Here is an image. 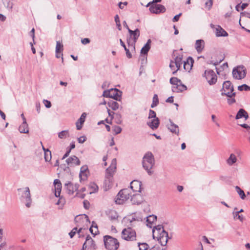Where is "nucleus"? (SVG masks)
<instances>
[{
    "mask_svg": "<svg viewBox=\"0 0 250 250\" xmlns=\"http://www.w3.org/2000/svg\"><path fill=\"white\" fill-rule=\"evenodd\" d=\"M234 219H237L241 222H243L244 220V216L242 215H240L239 212L234 211L232 212Z\"/></svg>",
    "mask_w": 250,
    "mask_h": 250,
    "instance_id": "nucleus-41",
    "label": "nucleus"
},
{
    "mask_svg": "<svg viewBox=\"0 0 250 250\" xmlns=\"http://www.w3.org/2000/svg\"><path fill=\"white\" fill-rule=\"evenodd\" d=\"M176 63H174V61H171L170 63L169 64V67L171 68V70L173 71V73L174 74L179 69L180 67L175 65Z\"/></svg>",
    "mask_w": 250,
    "mask_h": 250,
    "instance_id": "nucleus-37",
    "label": "nucleus"
},
{
    "mask_svg": "<svg viewBox=\"0 0 250 250\" xmlns=\"http://www.w3.org/2000/svg\"><path fill=\"white\" fill-rule=\"evenodd\" d=\"M66 187L67 193L69 194H73L75 191L78 189V186L76 184H73L71 183H68L65 184Z\"/></svg>",
    "mask_w": 250,
    "mask_h": 250,
    "instance_id": "nucleus-21",
    "label": "nucleus"
},
{
    "mask_svg": "<svg viewBox=\"0 0 250 250\" xmlns=\"http://www.w3.org/2000/svg\"><path fill=\"white\" fill-rule=\"evenodd\" d=\"M174 63H176V65L181 67L182 64L184 62H182V55L181 54H178L176 56V54H174Z\"/></svg>",
    "mask_w": 250,
    "mask_h": 250,
    "instance_id": "nucleus-33",
    "label": "nucleus"
},
{
    "mask_svg": "<svg viewBox=\"0 0 250 250\" xmlns=\"http://www.w3.org/2000/svg\"><path fill=\"white\" fill-rule=\"evenodd\" d=\"M122 128L119 126H114L113 127V131L114 132L115 135L119 134L122 131Z\"/></svg>",
    "mask_w": 250,
    "mask_h": 250,
    "instance_id": "nucleus-49",
    "label": "nucleus"
},
{
    "mask_svg": "<svg viewBox=\"0 0 250 250\" xmlns=\"http://www.w3.org/2000/svg\"><path fill=\"white\" fill-rule=\"evenodd\" d=\"M154 164L155 160L152 153L150 152H147L143 157V166L149 174L152 173L151 169L154 166Z\"/></svg>",
    "mask_w": 250,
    "mask_h": 250,
    "instance_id": "nucleus-2",
    "label": "nucleus"
},
{
    "mask_svg": "<svg viewBox=\"0 0 250 250\" xmlns=\"http://www.w3.org/2000/svg\"><path fill=\"white\" fill-rule=\"evenodd\" d=\"M88 170L87 166H83L81 168V170L79 174L80 178L81 180H85L87 178L86 172Z\"/></svg>",
    "mask_w": 250,
    "mask_h": 250,
    "instance_id": "nucleus-30",
    "label": "nucleus"
},
{
    "mask_svg": "<svg viewBox=\"0 0 250 250\" xmlns=\"http://www.w3.org/2000/svg\"><path fill=\"white\" fill-rule=\"evenodd\" d=\"M95 245L90 236H87L83 246V250H94Z\"/></svg>",
    "mask_w": 250,
    "mask_h": 250,
    "instance_id": "nucleus-14",
    "label": "nucleus"
},
{
    "mask_svg": "<svg viewBox=\"0 0 250 250\" xmlns=\"http://www.w3.org/2000/svg\"><path fill=\"white\" fill-rule=\"evenodd\" d=\"M65 204V199L62 196H61V197L60 196V198L59 199L58 201L56 203V204L59 206V208L62 209Z\"/></svg>",
    "mask_w": 250,
    "mask_h": 250,
    "instance_id": "nucleus-36",
    "label": "nucleus"
},
{
    "mask_svg": "<svg viewBox=\"0 0 250 250\" xmlns=\"http://www.w3.org/2000/svg\"><path fill=\"white\" fill-rule=\"evenodd\" d=\"M66 162L70 167L80 165V161L78 158L75 155L71 156L66 159Z\"/></svg>",
    "mask_w": 250,
    "mask_h": 250,
    "instance_id": "nucleus-17",
    "label": "nucleus"
},
{
    "mask_svg": "<svg viewBox=\"0 0 250 250\" xmlns=\"http://www.w3.org/2000/svg\"><path fill=\"white\" fill-rule=\"evenodd\" d=\"M153 238H156L162 246H166L169 239L168 233L165 230L163 227L158 225L153 228L152 230Z\"/></svg>",
    "mask_w": 250,
    "mask_h": 250,
    "instance_id": "nucleus-1",
    "label": "nucleus"
},
{
    "mask_svg": "<svg viewBox=\"0 0 250 250\" xmlns=\"http://www.w3.org/2000/svg\"><path fill=\"white\" fill-rule=\"evenodd\" d=\"M244 66H239L233 69L232 75L234 78L240 80L246 76V71Z\"/></svg>",
    "mask_w": 250,
    "mask_h": 250,
    "instance_id": "nucleus-10",
    "label": "nucleus"
},
{
    "mask_svg": "<svg viewBox=\"0 0 250 250\" xmlns=\"http://www.w3.org/2000/svg\"><path fill=\"white\" fill-rule=\"evenodd\" d=\"M205 4L206 6L208 7V9H209L212 5V1L211 0H208Z\"/></svg>",
    "mask_w": 250,
    "mask_h": 250,
    "instance_id": "nucleus-59",
    "label": "nucleus"
},
{
    "mask_svg": "<svg viewBox=\"0 0 250 250\" xmlns=\"http://www.w3.org/2000/svg\"><path fill=\"white\" fill-rule=\"evenodd\" d=\"M151 41L150 39L147 40L146 44L143 46L141 50V53L142 54H147V52L150 48V43Z\"/></svg>",
    "mask_w": 250,
    "mask_h": 250,
    "instance_id": "nucleus-32",
    "label": "nucleus"
},
{
    "mask_svg": "<svg viewBox=\"0 0 250 250\" xmlns=\"http://www.w3.org/2000/svg\"><path fill=\"white\" fill-rule=\"evenodd\" d=\"M157 118L156 117V113H155V112L154 111L150 109L149 110L148 119L150 120V119H154V118Z\"/></svg>",
    "mask_w": 250,
    "mask_h": 250,
    "instance_id": "nucleus-54",
    "label": "nucleus"
},
{
    "mask_svg": "<svg viewBox=\"0 0 250 250\" xmlns=\"http://www.w3.org/2000/svg\"><path fill=\"white\" fill-rule=\"evenodd\" d=\"M130 189L125 188L120 191L118 193L116 202L119 204H123L125 201L131 197Z\"/></svg>",
    "mask_w": 250,
    "mask_h": 250,
    "instance_id": "nucleus-7",
    "label": "nucleus"
},
{
    "mask_svg": "<svg viewBox=\"0 0 250 250\" xmlns=\"http://www.w3.org/2000/svg\"><path fill=\"white\" fill-rule=\"evenodd\" d=\"M245 118V120H247L249 118V115L247 112L243 109H240L237 112L235 119H239L242 118Z\"/></svg>",
    "mask_w": 250,
    "mask_h": 250,
    "instance_id": "nucleus-29",
    "label": "nucleus"
},
{
    "mask_svg": "<svg viewBox=\"0 0 250 250\" xmlns=\"http://www.w3.org/2000/svg\"><path fill=\"white\" fill-rule=\"evenodd\" d=\"M122 92L116 89L111 88L109 90H104L103 96L106 98H111L115 100L120 101Z\"/></svg>",
    "mask_w": 250,
    "mask_h": 250,
    "instance_id": "nucleus-6",
    "label": "nucleus"
},
{
    "mask_svg": "<svg viewBox=\"0 0 250 250\" xmlns=\"http://www.w3.org/2000/svg\"><path fill=\"white\" fill-rule=\"evenodd\" d=\"M76 125L77 130H80L82 128L83 125L81 124L79 122H76Z\"/></svg>",
    "mask_w": 250,
    "mask_h": 250,
    "instance_id": "nucleus-62",
    "label": "nucleus"
},
{
    "mask_svg": "<svg viewBox=\"0 0 250 250\" xmlns=\"http://www.w3.org/2000/svg\"><path fill=\"white\" fill-rule=\"evenodd\" d=\"M141 182L137 181L134 180L130 183V190L131 189L133 192H140L141 190Z\"/></svg>",
    "mask_w": 250,
    "mask_h": 250,
    "instance_id": "nucleus-18",
    "label": "nucleus"
},
{
    "mask_svg": "<svg viewBox=\"0 0 250 250\" xmlns=\"http://www.w3.org/2000/svg\"><path fill=\"white\" fill-rule=\"evenodd\" d=\"M55 188V195L56 197H60L62 190V184L59 179H55L54 181Z\"/></svg>",
    "mask_w": 250,
    "mask_h": 250,
    "instance_id": "nucleus-19",
    "label": "nucleus"
},
{
    "mask_svg": "<svg viewBox=\"0 0 250 250\" xmlns=\"http://www.w3.org/2000/svg\"><path fill=\"white\" fill-rule=\"evenodd\" d=\"M159 124V120L158 118L150 119L147 123V125L153 130L158 127Z\"/></svg>",
    "mask_w": 250,
    "mask_h": 250,
    "instance_id": "nucleus-23",
    "label": "nucleus"
},
{
    "mask_svg": "<svg viewBox=\"0 0 250 250\" xmlns=\"http://www.w3.org/2000/svg\"><path fill=\"white\" fill-rule=\"evenodd\" d=\"M237 161L236 156L234 153H231L229 157L227 159L226 163L229 166L234 165Z\"/></svg>",
    "mask_w": 250,
    "mask_h": 250,
    "instance_id": "nucleus-27",
    "label": "nucleus"
},
{
    "mask_svg": "<svg viewBox=\"0 0 250 250\" xmlns=\"http://www.w3.org/2000/svg\"><path fill=\"white\" fill-rule=\"evenodd\" d=\"M131 201L133 204L139 205L143 202V197L139 193L133 194L131 196Z\"/></svg>",
    "mask_w": 250,
    "mask_h": 250,
    "instance_id": "nucleus-22",
    "label": "nucleus"
},
{
    "mask_svg": "<svg viewBox=\"0 0 250 250\" xmlns=\"http://www.w3.org/2000/svg\"><path fill=\"white\" fill-rule=\"evenodd\" d=\"M44 153L45 161L46 162H50L52 158L51 151L48 149L47 148L46 150Z\"/></svg>",
    "mask_w": 250,
    "mask_h": 250,
    "instance_id": "nucleus-39",
    "label": "nucleus"
},
{
    "mask_svg": "<svg viewBox=\"0 0 250 250\" xmlns=\"http://www.w3.org/2000/svg\"><path fill=\"white\" fill-rule=\"evenodd\" d=\"M181 14H182L181 13H180V14H179L178 15H175L174 17V18H173L172 21L173 22L177 21L179 20V18H180V16L181 15Z\"/></svg>",
    "mask_w": 250,
    "mask_h": 250,
    "instance_id": "nucleus-61",
    "label": "nucleus"
},
{
    "mask_svg": "<svg viewBox=\"0 0 250 250\" xmlns=\"http://www.w3.org/2000/svg\"><path fill=\"white\" fill-rule=\"evenodd\" d=\"M149 250H160V248L159 246H155Z\"/></svg>",
    "mask_w": 250,
    "mask_h": 250,
    "instance_id": "nucleus-64",
    "label": "nucleus"
},
{
    "mask_svg": "<svg viewBox=\"0 0 250 250\" xmlns=\"http://www.w3.org/2000/svg\"><path fill=\"white\" fill-rule=\"evenodd\" d=\"M138 246L139 250H147L149 249V246L146 243H138Z\"/></svg>",
    "mask_w": 250,
    "mask_h": 250,
    "instance_id": "nucleus-42",
    "label": "nucleus"
},
{
    "mask_svg": "<svg viewBox=\"0 0 250 250\" xmlns=\"http://www.w3.org/2000/svg\"><path fill=\"white\" fill-rule=\"evenodd\" d=\"M236 190L237 192L241 198L243 200L245 199L246 195L244 192V191L241 189V188L238 186H236L235 187Z\"/></svg>",
    "mask_w": 250,
    "mask_h": 250,
    "instance_id": "nucleus-40",
    "label": "nucleus"
},
{
    "mask_svg": "<svg viewBox=\"0 0 250 250\" xmlns=\"http://www.w3.org/2000/svg\"><path fill=\"white\" fill-rule=\"evenodd\" d=\"M149 9L151 13L156 14L164 13L166 11V8L164 5L158 4H152Z\"/></svg>",
    "mask_w": 250,
    "mask_h": 250,
    "instance_id": "nucleus-13",
    "label": "nucleus"
},
{
    "mask_svg": "<svg viewBox=\"0 0 250 250\" xmlns=\"http://www.w3.org/2000/svg\"><path fill=\"white\" fill-rule=\"evenodd\" d=\"M128 220L130 223H133L135 221H142L143 220V218L140 217H135V216H132L130 218L128 219Z\"/></svg>",
    "mask_w": 250,
    "mask_h": 250,
    "instance_id": "nucleus-47",
    "label": "nucleus"
},
{
    "mask_svg": "<svg viewBox=\"0 0 250 250\" xmlns=\"http://www.w3.org/2000/svg\"><path fill=\"white\" fill-rule=\"evenodd\" d=\"M63 50V45L60 43L59 42H57L56 46V57L57 58H59L62 57V60H63L62 58V51Z\"/></svg>",
    "mask_w": 250,
    "mask_h": 250,
    "instance_id": "nucleus-24",
    "label": "nucleus"
},
{
    "mask_svg": "<svg viewBox=\"0 0 250 250\" xmlns=\"http://www.w3.org/2000/svg\"><path fill=\"white\" fill-rule=\"evenodd\" d=\"M58 136L61 139L65 138L69 136V132L68 130H63L59 133Z\"/></svg>",
    "mask_w": 250,
    "mask_h": 250,
    "instance_id": "nucleus-43",
    "label": "nucleus"
},
{
    "mask_svg": "<svg viewBox=\"0 0 250 250\" xmlns=\"http://www.w3.org/2000/svg\"><path fill=\"white\" fill-rule=\"evenodd\" d=\"M107 104L108 106L113 110H116L119 108V104L117 102L111 101Z\"/></svg>",
    "mask_w": 250,
    "mask_h": 250,
    "instance_id": "nucleus-34",
    "label": "nucleus"
},
{
    "mask_svg": "<svg viewBox=\"0 0 250 250\" xmlns=\"http://www.w3.org/2000/svg\"><path fill=\"white\" fill-rule=\"evenodd\" d=\"M215 35L217 37H227L228 33L220 26H217L215 28Z\"/></svg>",
    "mask_w": 250,
    "mask_h": 250,
    "instance_id": "nucleus-26",
    "label": "nucleus"
},
{
    "mask_svg": "<svg viewBox=\"0 0 250 250\" xmlns=\"http://www.w3.org/2000/svg\"><path fill=\"white\" fill-rule=\"evenodd\" d=\"M146 225L147 227L151 228L152 227V226L154 224V223L156 221L157 217L155 215H149V216H147L146 217Z\"/></svg>",
    "mask_w": 250,
    "mask_h": 250,
    "instance_id": "nucleus-28",
    "label": "nucleus"
},
{
    "mask_svg": "<svg viewBox=\"0 0 250 250\" xmlns=\"http://www.w3.org/2000/svg\"><path fill=\"white\" fill-rule=\"evenodd\" d=\"M20 132L21 133H27L29 132L28 124L26 122H23L19 127Z\"/></svg>",
    "mask_w": 250,
    "mask_h": 250,
    "instance_id": "nucleus-31",
    "label": "nucleus"
},
{
    "mask_svg": "<svg viewBox=\"0 0 250 250\" xmlns=\"http://www.w3.org/2000/svg\"><path fill=\"white\" fill-rule=\"evenodd\" d=\"M205 47V42L203 40H198L196 41L195 48L198 53H201Z\"/></svg>",
    "mask_w": 250,
    "mask_h": 250,
    "instance_id": "nucleus-25",
    "label": "nucleus"
},
{
    "mask_svg": "<svg viewBox=\"0 0 250 250\" xmlns=\"http://www.w3.org/2000/svg\"><path fill=\"white\" fill-rule=\"evenodd\" d=\"M181 82H182L181 81L176 77H172L170 79V83L172 86L176 85Z\"/></svg>",
    "mask_w": 250,
    "mask_h": 250,
    "instance_id": "nucleus-44",
    "label": "nucleus"
},
{
    "mask_svg": "<svg viewBox=\"0 0 250 250\" xmlns=\"http://www.w3.org/2000/svg\"><path fill=\"white\" fill-rule=\"evenodd\" d=\"M43 103L47 108H50L51 106V102L47 100H44Z\"/></svg>",
    "mask_w": 250,
    "mask_h": 250,
    "instance_id": "nucleus-55",
    "label": "nucleus"
},
{
    "mask_svg": "<svg viewBox=\"0 0 250 250\" xmlns=\"http://www.w3.org/2000/svg\"><path fill=\"white\" fill-rule=\"evenodd\" d=\"M90 232L94 236L96 235L98 232V229L97 226L95 223L92 222V225L89 229Z\"/></svg>",
    "mask_w": 250,
    "mask_h": 250,
    "instance_id": "nucleus-35",
    "label": "nucleus"
},
{
    "mask_svg": "<svg viewBox=\"0 0 250 250\" xmlns=\"http://www.w3.org/2000/svg\"><path fill=\"white\" fill-rule=\"evenodd\" d=\"M121 238L127 241H135L136 239V231L130 227L125 228L121 232Z\"/></svg>",
    "mask_w": 250,
    "mask_h": 250,
    "instance_id": "nucleus-5",
    "label": "nucleus"
},
{
    "mask_svg": "<svg viewBox=\"0 0 250 250\" xmlns=\"http://www.w3.org/2000/svg\"><path fill=\"white\" fill-rule=\"evenodd\" d=\"M90 188H91V190L90 191V194H91L92 193L96 192L98 190V186L94 183L91 184L90 185Z\"/></svg>",
    "mask_w": 250,
    "mask_h": 250,
    "instance_id": "nucleus-46",
    "label": "nucleus"
},
{
    "mask_svg": "<svg viewBox=\"0 0 250 250\" xmlns=\"http://www.w3.org/2000/svg\"><path fill=\"white\" fill-rule=\"evenodd\" d=\"M75 221L77 224V226L79 227L78 234L80 235L82 230L85 228L84 226H87L90 224V221L87 215L85 214L79 215L75 218Z\"/></svg>",
    "mask_w": 250,
    "mask_h": 250,
    "instance_id": "nucleus-4",
    "label": "nucleus"
},
{
    "mask_svg": "<svg viewBox=\"0 0 250 250\" xmlns=\"http://www.w3.org/2000/svg\"><path fill=\"white\" fill-rule=\"evenodd\" d=\"M169 123L167 124V126L168 129L172 133L178 135L179 134V126L175 124L170 119L169 120Z\"/></svg>",
    "mask_w": 250,
    "mask_h": 250,
    "instance_id": "nucleus-16",
    "label": "nucleus"
},
{
    "mask_svg": "<svg viewBox=\"0 0 250 250\" xmlns=\"http://www.w3.org/2000/svg\"><path fill=\"white\" fill-rule=\"evenodd\" d=\"M118 118L115 119V122L117 124H121L122 123L121 115L120 114H117Z\"/></svg>",
    "mask_w": 250,
    "mask_h": 250,
    "instance_id": "nucleus-56",
    "label": "nucleus"
},
{
    "mask_svg": "<svg viewBox=\"0 0 250 250\" xmlns=\"http://www.w3.org/2000/svg\"><path fill=\"white\" fill-rule=\"evenodd\" d=\"M183 67L185 70L189 71L191 68V65L188 62H184Z\"/></svg>",
    "mask_w": 250,
    "mask_h": 250,
    "instance_id": "nucleus-48",
    "label": "nucleus"
},
{
    "mask_svg": "<svg viewBox=\"0 0 250 250\" xmlns=\"http://www.w3.org/2000/svg\"><path fill=\"white\" fill-rule=\"evenodd\" d=\"M117 161L115 158L112 159L110 166L106 170L105 177L108 179L109 181L111 180V177L116 169Z\"/></svg>",
    "mask_w": 250,
    "mask_h": 250,
    "instance_id": "nucleus-12",
    "label": "nucleus"
},
{
    "mask_svg": "<svg viewBox=\"0 0 250 250\" xmlns=\"http://www.w3.org/2000/svg\"><path fill=\"white\" fill-rule=\"evenodd\" d=\"M158 102H159V100H158V96L156 94H155L153 97V102L151 105V107L152 108L154 107L155 106H156L157 105V104H158Z\"/></svg>",
    "mask_w": 250,
    "mask_h": 250,
    "instance_id": "nucleus-45",
    "label": "nucleus"
},
{
    "mask_svg": "<svg viewBox=\"0 0 250 250\" xmlns=\"http://www.w3.org/2000/svg\"><path fill=\"white\" fill-rule=\"evenodd\" d=\"M21 198L22 201L25 203V206L29 208L31 204L32 199L30 189L28 187H26L24 188V191L22 193Z\"/></svg>",
    "mask_w": 250,
    "mask_h": 250,
    "instance_id": "nucleus-11",
    "label": "nucleus"
},
{
    "mask_svg": "<svg viewBox=\"0 0 250 250\" xmlns=\"http://www.w3.org/2000/svg\"><path fill=\"white\" fill-rule=\"evenodd\" d=\"M78 230H79V229L78 230L77 227H75L74 229H73L69 233V235L70 238H72L75 235V234L76 233V232H77L78 233Z\"/></svg>",
    "mask_w": 250,
    "mask_h": 250,
    "instance_id": "nucleus-53",
    "label": "nucleus"
},
{
    "mask_svg": "<svg viewBox=\"0 0 250 250\" xmlns=\"http://www.w3.org/2000/svg\"><path fill=\"white\" fill-rule=\"evenodd\" d=\"M221 91L223 95H225L227 96L235 95V93L233 92V85L229 81H226L223 83Z\"/></svg>",
    "mask_w": 250,
    "mask_h": 250,
    "instance_id": "nucleus-8",
    "label": "nucleus"
},
{
    "mask_svg": "<svg viewBox=\"0 0 250 250\" xmlns=\"http://www.w3.org/2000/svg\"><path fill=\"white\" fill-rule=\"evenodd\" d=\"M86 116V114L84 112L81 115L80 118H79V119L78 120L77 122H80V123H81V124L83 125V124L84 123V122L85 121Z\"/></svg>",
    "mask_w": 250,
    "mask_h": 250,
    "instance_id": "nucleus-50",
    "label": "nucleus"
},
{
    "mask_svg": "<svg viewBox=\"0 0 250 250\" xmlns=\"http://www.w3.org/2000/svg\"><path fill=\"white\" fill-rule=\"evenodd\" d=\"M187 86L183 84L182 82L172 86V91L177 93L183 92L187 90Z\"/></svg>",
    "mask_w": 250,
    "mask_h": 250,
    "instance_id": "nucleus-20",
    "label": "nucleus"
},
{
    "mask_svg": "<svg viewBox=\"0 0 250 250\" xmlns=\"http://www.w3.org/2000/svg\"><path fill=\"white\" fill-rule=\"evenodd\" d=\"M238 89L240 91H242L243 90L247 91V90H249L250 89V87H249L247 85L244 84L242 85L239 86L238 87Z\"/></svg>",
    "mask_w": 250,
    "mask_h": 250,
    "instance_id": "nucleus-51",
    "label": "nucleus"
},
{
    "mask_svg": "<svg viewBox=\"0 0 250 250\" xmlns=\"http://www.w3.org/2000/svg\"><path fill=\"white\" fill-rule=\"evenodd\" d=\"M81 42L83 44H86L90 42V40L88 38H84L81 40Z\"/></svg>",
    "mask_w": 250,
    "mask_h": 250,
    "instance_id": "nucleus-60",
    "label": "nucleus"
},
{
    "mask_svg": "<svg viewBox=\"0 0 250 250\" xmlns=\"http://www.w3.org/2000/svg\"><path fill=\"white\" fill-rule=\"evenodd\" d=\"M234 96L235 95H230V96H228V103L229 104H232L235 102V100L234 98Z\"/></svg>",
    "mask_w": 250,
    "mask_h": 250,
    "instance_id": "nucleus-52",
    "label": "nucleus"
},
{
    "mask_svg": "<svg viewBox=\"0 0 250 250\" xmlns=\"http://www.w3.org/2000/svg\"><path fill=\"white\" fill-rule=\"evenodd\" d=\"M124 49L125 51L126 57L128 58H131L132 57V55L130 53L129 49L127 48L126 47H125Z\"/></svg>",
    "mask_w": 250,
    "mask_h": 250,
    "instance_id": "nucleus-58",
    "label": "nucleus"
},
{
    "mask_svg": "<svg viewBox=\"0 0 250 250\" xmlns=\"http://www.w3.org/2000/svg\"><path fill=\"white\" fill-rule=\"evenodd\" d=\"M166 102L167 103H172L173 102V97L172 96L168 97L167 100Z\"/></svg>",
    "mask_w": 250,
    "mask_h": 250,
    "instance_id": "nucleus-63",
    "label": "nucleus"
},
{
    "mask_svg": "<svg viewBox=\"0 0 250 250\" xmlns=\"http://www.w3.org/2000/svg\"><path fill=\"white\" fill-rule=\"evenodd\" d=\"M140 36V31L138 29H136L135 30V32H134L133 34L132 35V37H133V42H131V40L130 38L127 39V42L128 44V46L133 49H135V44L138 40L139 37Z\"/></svg>",
    "mask_w": 250,
    "mask_h": 250,
    "instance_id": "nucleus-15",
    "label": "nucleus"
},
{
    "mask_svg": "<svg viewBox=\"0 0 250 250\" xmlns=\"http://www.w3.org/2000/svg\"><path fill=\"white\" fill-rule=\"evenodd\" d=\"M86 137L85 136H82L78 138V141L79 143L82 144L86 141Z\"/></svg>",
    "mask_w": 250,
    "mask_h": 250,
    "instance_id": "nucleus-57",
    "label": "nucleus"
},
{
    "mask_svg": "<svg viewBox=\"0 0 250 250\" xmlns=\"http://www.w3.org/2000/svg\"><path fill=\"white\" fill-rule=\"evenodd\" d=\"M109 218L111 220H116L118 218V214L115 210H110L109 212Z\"/></svg>",
    "mask_w": 250,
    "mask_h": 250,
    "instance_id": "nucleus-38",
    "label": "nucleus"
},
{
    "mask_svg": "<svg viewBox=\"0 0 250 250\" xmlns=\"http://www.w3.org/2000/svg\"><path fill=\"white\" fill-rule=\"evenodd\" d=\"M209 85L214 84L217 80V77L215 72L210 69L207 70L204 72V76Z\"/></svg>",
    "mask_w": 250,
    "mask_h": 250,
    "instance_id": "nucleus-9",
    "label": "nucleus"
},
{
    "mask_svg": "<svg viewBox=\"0 0 250 250\" xmlns=\"http://www.w3.org/2000/svg\"><path fill=\"white\" fill-rule=\"evenodd\" d=\"M104 241L105 247L108 250H117L120 246L118 240L109 235L104 236Z\"/></svg>",
    "mask_w": 250,
    "mask_h": 250,
    "instance_id": "nucleus-3",
    "label": "nucleus"
}]
</instances>
